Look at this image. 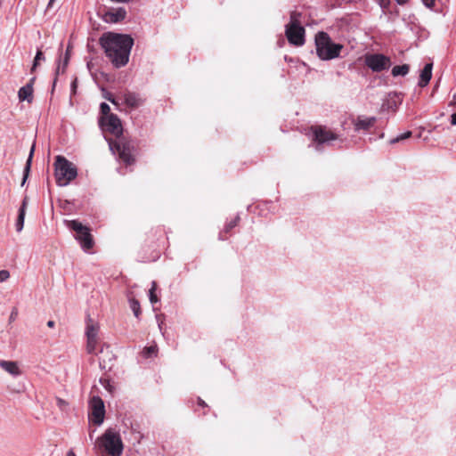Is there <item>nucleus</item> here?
I'll use <instances>...</instances> for the list:
<instances>
[{"mask_svg": "<svg viewBox=\"0 0 456 456\" xmlns=\"http://www.w3.org/2000/svg\"><path fill=\"white\" fill-rule=\"evenodd\" d=\"M10 278V273L7 270L0 271V282H4Z\"/></svg>", "mask_w": 456, "mask_h": 456, "instance_id": "nucleus-34", "label": "nucleus"}, {"mask_svg": "<svg viewBox=\"0 0 456 456\" xmlns=\"http://www.w3.org/2000/svg\"><path fill=\"white\" fill-rule=\"evenodd\" d=\"M410 66L408 64L396 65L392 69L393 77L405 76L409 73Z\"/></svg>", "mask_w": 456, "mask_h": 456, "instance_id": "nucleus-23", "label": "nucleus"}, {"mask_svg": "<svg viewBox=\"0 0 456 456\" xmlns=\"http://www.w3.org/2000/svg\"><path fill=\"white\" fill-rule=\"evenodd\" d=\"M451 124L452 126H456V113H453L452 116H451Z\"/></svg>", "mask_w": 456, "mask_h": 456, "instance_id": "nucleus-42", "label": "nucleus"}, {"mask_svg": "<svg viewBox=\"0 0 456 456\" xmlns=\"http://www.w3.org/2000/svg\"><path fill=\"white\" fill-rule=\"evenodd\" d=\"M301 16L302 14L299 12H291L289 23H288L286 26H302L300 21Z\"/></svg>", "mask_w": 456, "mask_h": 456, "instance_id": "nucleus-24", "label": "nucleus"}, {"mask_svg": "<svg viewBox=\"0 0 456 456\" xmlns=\"http://www.w3.org/2000/svg\"><path fill=\"white\" fill-rule=\"evenodd\" d=\"M380 138H383L384 137V133H382L380 135H379Z\"/></svg>", "mask_w": 456, "mask_h": 456, "instance_id": "nucleus-51", "label": "nucleus"}, {"mask_svg": "<svg viewBox=\"0 0 456 456\" xmlns=\"http://www.w3.org/2000/svg\"><path fill=\"white\" fill-rule=\"evenodd\" d=\"M102 445L111 456H121L123 443L119 434L107 430L102 436Z\"/></svg>", "mask_w": 456, "mask_h": 456, "instance_id": "nucleus-6", "label": "nucleus"}, {"mask_svg": "<svg viewBox=\"0 0 456 456\" xmlns=\"http://www.w3.org/2000/svg\"><path fill=\"white\" fill-rule=\"evenodd\" d=\"M305 30L303 26H286L285 35L289 44L301 46L305 44Z\"/></svg>", "mask_w": 456, "mask_h": 456, "instance_id": "nucleus-9", "label": "nucleus"}, {"mask_svg": "<svg viewBox=\"0 0 456 456\" xmlns=\"http://www.w3.org/2000/svg\"><path fill=\"white\" fill-rule=\"evenodd\" d=\"M156 318H157V321H158L159 328L160 331H162V329H163L162 326H163L164 323H163L162 321H160V317L159 315H157Z\"/></svg>", "mask_w": 456, "mask_h": 456, "instance_id": "nucleus-41", "label": "nucleus"}, {"mask_svg": "<svg viewBox=\"0 0 456 456\" xmlns=\"http://www.w3.org/2000/svg\"><path fill=\"white\" fill-rule=\"evenodd\" d=\"M69 58H70V51H69V47L68 46L67 47V50L65 52V56H64V59H63V61H62V66H61L60 64L57 66L56 68V70H55V77L53 79V89L52 91L54 90V87H55V85H56V82H57V77L60 73H64L65 72V69L69 64Z\"/></svg>", "mask_w": 456, "mask_h": 456, "instance_id": "nucleus-20", "label": "nucleus"}, {"mask_svg": "<svg viewBox=\"0 0 456 456\" xmlns=\"http://www.w3.org/2000/svg\"><path fill=\"white\" fill-rule=\"evenodd\" d=\"M157 289V283L156 281L151 282V288L149 290V299L151 304H155L159 301V297H157L155 290Z\"/></svg>", "mask_w": 456, "mask_h": 456, "instance_id": "nucleus-28", "label": "nucleus"}, {"mask_svg": "<svg viewBox=\"0 0 456 456\" xmlns=\"http://www.w3.org/2000/svg\"><path fill=\"white\" fill-rule=\"evenodd\" d=\"M66 456H76V453L74 452V451H73L72 449H70V450L67 452Z\"/></svg>", "mask_w": 456, "mask_h": 456, "instance_id": "nucleus-47", "label": "nucleus"}, {"mask_svg": "<svg viewBox=\"0 0 456 456\" xmlns=\"http://www.w3.org/2000/svg\"><path fill=\"white\" fill-rule=\"evenodd\" d=\"M86 335L87 338H95L97 339L98 335V327L93 323L87 324Z\"/></svg>", "mask_w": 456, "mask_h": 456, "instance_id": "nucleus-25", "label": "nucleus"}, {"mask_svg": "<svg viewBox=\"0 0 456 456\" xmlns=\"http://www.w3.org/2000/svg\"><path fill=\"white\" fill-rule=\"evenodd\" d=\"M113 358H114V356H113V355H111V357H109V360L110 361V360H111V359H113Z\"/></svg>", "mask_w": 456, "mask_h": 456, "instance_id": "nucleus-52", "label": "nucleus"}, {"mask_svg": "<svg viewBox=\"0 0 456 456\" xmlns=\"http://www.w3.org/2000/svg\"><path fill=\"white\" fill-rule=\"evenodd\" d=\"M65 403H65V401H64V400H62V399H58V404H59L60 406H61V405H63V404H65Z\"/></svg>", "mask_w": 456, "mask_h": 456, "instance_id": "nucleus-49", "label": "nucleus"}, {"mask_svg": "<svg viewBox=\"0 0 456 456\" xmlns=\"http://www.w3.org/2000/svg\"><path fill=\"white\" fill-rule=\"evenodd\" d=\"M17 315H18V311L16 308H13L10 314V318H9L10 322L14 321L17 318Z\"/></svg>", "mask_w": 456, "mask_h": 456, "instance_id": "nucleus-38", "label": "nucleus"}, {"mask_svg": "<svg viewBox=\"0 0 456 456\" xmlns=\"http://www.w3.org/2000/svg\"><path fill=\"white\" fill-rule=\"evenodd\" d=\"M44 60H45V56H44L43 52L41 50H37L35 59H34V61H33L32 68H31V72H33L36 69L39 61H44Z\"/></svg>", "mask_w": 456, "mask_h": 456, "instance_id": "nucleus-29", "label": "nucleus"}, {"mask_svg": "<svg viewBox=\"0 0 456 456\" xmlns=\"http://www.w3.org/2000/svg\"><path fill=\"white\" fill-rule=\"evenodd\" d=\"M35 80H36V77H33L29 79V81L26 85H31V87L33 88Z\"/></svg>", "mask_w": 456, "mask_h": 456, "instance_id": "nucleus-44", "label": "nucleus"}, {"mask_svg": "<svg viewBox=\"0 0 456 456\" xmlns=\"http://www.w3.org/2000/svg\"><path fill=\"white\" fill-rule=\"evenodd\" d=\"M423 4L428 8H432L435 4V0H421Z\"/></svg>", "mask_w": 456, "mask_h": 456, "instance_id": "nucleus-35", "label": "nucleus"}, {"mask_svg": "<svg viewBox=\"0 0 456 456\" xmlns=\"http://www.w3.org/2000/svg\"><path fill=\"white\" fill-rule=\"evenodd\" d=\"M198 403L201 407H207L208 406L207 403L201 398H200V397L198 398Z\"/></svg>", "mask_w": 456, "mask_h": 456, "instance_id": "nucleus-43", "label": "nucleus"}, {"mask_svg": "<svg viewBox=\"0 0 456 456\" xmlns=\"http://www.w3.org/2000/svg\"><path fill=\"white\" fill-rule=\"evenodd\" d=\"M126 11L124 7L112 8L105 12L103 19L109 23H118L125 20Z\"/></svg>", "mask_w": 456, "mask_h": 456, "instance_id": "nucleus-12", "label": "nucleus"}, {"mask_svg": "<svg viewBox=\"0 0 456 456\" xmlns=\"http://www.w3.org/2000/svg\"><path fill=\"white\" fill-rule=\"evenodd\" d=\"M365 65L373 72H382L391 66V60L383 53H368L364 58Z\"/></svg>", "mask_w": 456, "mask_h": 456, "instance_id": "nucleus-7", "label": "nucleus"}, {"mask_svg": "<svg viewBox=\"0 0 456 456\" xmlns=\"http://www.w3.org/2000/svg\"><path fill=\"white\" fill-rule=\"evenodd\" d=\"M18 97L20 102L27 101L28 102H31L33 101V88L31 85H25L20 87L18 92Z\"/></svg>", "mask_w": 456, "mask_h": 456, "instance_id": "nucleus-18", "label": "nucleus"}, {"mask_svg": "<svg viewBox=\"0 0 456 456\" xmlns=\"http://www.w3.org/2000/svg\"><path fill=\"white\" fill-rule=\"evenodd\" d=\"M68 227L76 232L75 238L79 242L85 251H88L94 247V239L87 226L83 225L77 220L67 222Z\"/></svg>", "mask_w": 456, "mask_h": 456, "instance_id": "nucleus-4", "label": "nucleus"}, {"mask_svg": "<svg viewBox=\"0 0 456 456\" xmlns=\"http://www.w3.org/2000/svg\"><path fill=\"white\" fill-rule=\"evenodd\" d=\"M157 354V347L155 346H146L143 349V355L146 358H151Z\"/></svg>", "mask_w": 456, "mask_h": 456, "instance_id": "nucleus-32", "label": "nucleus"}, {"mask_svg": "<svg viewBox=\"0 0 456 456\" xmlns=\"http://www.w3.org/2000/svg\"><path fill=\"white\" fill-rule=\"evenodd\" d=\"M77 86V78H75V79L72 81L71 86H70V87H71V93H72V94H76Z\"/></svg>", "mask_w": 456, "mask_h": 456, "instance_id": "nucleus-39", "label": "nucleus"}, {"mask_svg": "<svg viewBox=\"0 0 456 456\" xmlns=\"http://www.w3.org/2000/svg\"><path fill=\"white\" fill-rule=\"evenodd\" d=\"M47 326H48L49 328H53V327L55 326V322H54V321H52V320L48 321V322H47Z\"/></svg>", "mask_w": 456, "mask_h": 456, "instance_id": "nucleus-45", "label": "nucleus"}, {"mask_svg": "<svg viewBox=\"0 0 456 456\" xmlns=\"http://www.w3.org/2000/svg\"><path fill=\"white\" fill-rule=\"evenodd\" d=\"M395 1L400 5H403L408 2V0H395Z\"/></svg>", "mask_w": 456, "mask_h": 456, "instance_id": "nucleus-46", "label": "nucleus"}, {"mask_svg": "<svg viewBox=\"0 0 456 456\" xmlns=\"http://www.w3.org/2000/svg\"><path fill=\"white\" fill-rule=\"evenodd\" d=\"M313 140L316 142L315 149L320 151V146L325 142L336 140L337 134L322 127H313Z\"/></svg>", "mask_w": 456, "mask_h": 456, "instance_id": "nucleus-10", "label": "nucleus"}, {"mask_svg": "<svg viewBox=\"0 0 456 456\" xmlns=\"http://www.w3.org/2000/svg\"><path fill=\"white\" fill-rule=\"evenodd\" d=\"M54 1L55 0H49L48 4H47V8H51L53 5Z\"/></svg>", "mask_w": 456, "mask_h": 456, "instance_id": "nucleus-48", "label": "nucleus"}, {"mask_svg": "<svg viewBox=\"0 0 456 456\" xmlns=\"http://www.w3.org/2000/svg\"><path fill=\"white\" fill-rule=\"evenodd\" d=\"M34 151H35V143L32 145L31 149H30V151H29V155H28V158L26 161V164H25V167H24V170H23V178H22V182H21V186H23L28 177V175H29V172H30V168H31V163H32V159H33V155H34Z\"/></svg>", "mask_w": 456, "mask_h": 456, "instance_id": "nucleus-21", "label": "nucleus"}, {"mask_svg": "<svg viewBox=\"0 0 456 456\" xmlns=\"http://www.w3.org/2000/svg\"><path fill=\"white\" fill-rule=\"evenodd\" d=\"M28 205V197H24L21 206L19 208V214L16 220L15 227L16 231L18 232H21L24 226V220H25V215H26V208Z\"/></svg>", "mask_w": 456, "mask_h": 456, "instance_id": "nucleus-15", "label": "nucleus"}, {"mask_svg": "<svg viewBox=\"0 0 456 456\" xmlns=\"http://www.w3.org/2000/svg\"><path fill=\"white\" fill-rule=\"evenodd\" d=\"M124 102L130 108H137L142 103V99L138 94L126 92L123 96Z\"/></svg>", "mask_w": 456, "mask_h": 456, "instance_id": "nucleus-17", "label": "nucleus"}, {"mask_svg": "<svg viewBox=\"0 0 456 456\" xmlns=\"http://www.w3.org/2000/svg\"><path fill=\"white\" fill-rule=\"evenodd\" d=\"M103 353H104V349H103V347H102L100 350V354H103Z\"/></svg>", "mask_w": 456, "mask_h": 456, "instance_id": "nucleus-50", "label": "nucleus"}, {"mask_svg": "<svg viewBox=\"0 0 456 456\" xmlns=\"http://www.w3.org/2000/svg\"><path fill=\"white\" fill-rule=\"evenodd\" d=\"M100 383L102 385V387L107 390L109 391L110 393H112L114 391V387L113 385L111 384V381L110 379H107V378H101L100 379Z\"/></svg>", "mask_w": 456, "mask_h": 456, "instance_id": "nucleus-30", "label": "nucleus"}, {"mask_svg": "<svg viewBox=\"0 0 456 456\" xmlns=\"http://www.w3.org/2000/svg\"><path fill=\"white\" fill-rule=\"evenodd\" d=\"M105 98L110 101L112 104L118 105V102L116 99L112 96L111 94L108 93V94L105 96Z\"/></svg>", "mask_w": 456, "mask_h": 456, "instance_id": "nucleus-37", "label": "nucleus"}, {"mask_svg": "<svg viewBox=\"0 0 456 456\" xmlns=\"http://www.w3.org/2000/svg\"><path fill=\"white\" fill-rule=\"evenodd\" d=\"M130 307L136 318L141 314L140 303L137 299L132 298L130 299Z\"/></svg>", "mask_w": 456, "mask_h": 456, "instance_id": "nucleus-27", "label": "nucleus"}, {"mask_svg": "<svg viewBox=\"0 0 456 456\" xmlns=\"http://www.w3.org/2000/svg\"><path fill=\"white\" fill-rule=\"evenodd\" d=\"M314 41L316 53L321 60L329 61L339 56L342 45L334 43L327 32H318L315 35Z\"/></svg>", "mask_w": 456, "mask_h": 456, "instance_id": "nucleus-2", "label": "nucleus"}, {"mask_svg": "<svg viewBox=\"0 0 456 456\" xmlns=\"http://www.w3.org/2000/svg\"><path fill=\"white\" fill-rule=\"evenodd\" d=\"M105 408L103 401L96 396L93 399L92 404V420L95 425H101L103 422Z\"/></svg>", "mask_w": 456, "mask_h": 456, "instance_id": "nucleus-11", "label": "nucleus"}, {"mask_svg": "<svg viewBox=\"0 0 456 456\" xmlns=\"http://www.w3.org/2000/svg\"><path fill=\"white\" fill-rule=\"evenodd\" d=\"M390 0H379V5L381 8L386 9L389 6Z\"/></svg>", "mask_w": 456, "mask_h": 456, "instance_id": "nucleus-36", "label": "nucleus"}, {"mask_svg": "<svg viewBox=\"0 0 456 456\" xmlns=\"http://www.w3.org/2000/svg\"><path fill=\"white\" fill-rule=\"evenodd\" d=\"M99 126L102 130L114 134L117 138L123 134V128L120 118L116 114L108 115V117L99 118Z\"/></svg>", "mask_w": 456, "mask_h": 456, "instance_id": "nucleus-8", "label": "nucleus"}, {"mask_svg": "<svg viewBox=\"0 0 456 456\" xmlns=\"http://www.w3.org/2000/svg\"><path fill=\"white\" fill-rule=\"evenodd\" d=\"M240 221V216H237L234 219L231 220L229 223H227L224 228V230L219 233V239L220 240H226V237H224V233H228L232 229H233L235 226H237L238 223Z\"/></svg>", "mask_w": 456, "mask_h": 456, "instance_id": "nucleus-22", "label": "nucleus"}, {"mask_svg": "<svg viewBox=\"0 0 456 456\" xmlns=\"http://www.w3.org/2000/svg\"><path fill=\"white\" fill-rule=\"evenodd\" d=\"M400 103L401 100L396 93L389 94V98L382 103L381 110L395 111Z\"/></svg>", "mask_w": 456, "mask_h": 456, "instance_id": "nucleus-16", "label": "nucleus"}, {"mask_svg": "<svg viewBox=\"0 0 456 456\" xmlns=\"http://www.w3.org/2000/svg\"><path fill=\"white\" fill-rule=\"evenodd\" d=\"M110 149L112 151H117L119 159L126 164L131 165L134 162V158L132 154L134 146L129 141L123 137L117 138V141L110 142Z\"/></svg>", "mask_w": 456, "mask_h": 456, "instance_id": "nucleus-5", "label": "nucleus"}, {"mask_svg": "<svg viewBox=\"0 0 456 456\" xmlns=\"http://www.w3.org/2000/svg\"><path fill=\"white\" fill-rule=\"evenodd\" d=\"M134 44V38L130 35L111 31L103 33L99 38V45L116 69L125 67L128 63Z\"/></svg>", "mask_w": 456, "mask_h": 456, "instance_id": "nucleus-1", "label": "nucleus"}, {"mask_svg": "<svg viewBox=\"0 0 456 456\" xmlns=\"http://www.w3.org/2000/svg\"><path fill=\"white\" fill-rule=\"evenodd\" d=\"M99 364H100L101 368H105L106 367V365H105L106 364V359L103 356L99 358Z\"/></svg>", "mask_w": 456, "mask_h": 456, "instance_id": "nucleus-40", "label": "nucleus"}, {"mask_svg": "<svg viewBox=\"0 0 456 456\" xmlns=\"http://www.w3.org/2000/svg\"><path fill=\"white\" fill-rule=\"evenodd\" d=\"M433 63H426L424 68L421 69L418 86L419 87H425L428 85L432 77Z\"/></svg>", "mask_w": 456, "mask_h": 456, "instance_id": "nucleus-13", "label": "nucleus"}, {"mask_svg": "<svg viewBox=\"0 0 456 456\" xmlns=\"http://www.w3.org/2000/svg\"><path fill=\"white\" fill-rule=\"evenodd\" d=\"M377 118L375 117L363 118L362 117H358L356 121L354 122V130L359 132L362 130H369L370 127L374 126Z\"/></svg>", "mask_w": 456, "mask_h": 456, "instance_id": "nucleus-14", "label": "nucleus"}, {"mask_svg": "<svg viewBox=\"0 0 456 456\" xmlns=\"http://www.w3.org/2000/svg\"><path fill=\"white\" fill-rule=\"evenodd\" d=\"M97 345V339L95 338H87L86 349L89 354H95Z\"/></svg>", "mask_w": 456, "mask_h": 456, "instance_id": "nucleus-31", "label": "nucleus"}, {"mask_svg": "<svg viewBox=\"0 0 456 456\" xmlns=\"http://www.w3.org/2000/svg\"><path fill=\"white\" fill-rule=\"evenodd\" d=\"M100 110H101V117H108V115H110V107L106 102H102L100 104Z\"/></svg>", "mask_w": 456, "mask_h": 456, "instance_id": "nucleus-33", "label": "nucleus"}, {"mask_svg": "<svg viewBox=\"0 0 456 456\" xmlns=\"http://www.w3.org/2000/svg\"><path fill=\"white\" fill-rule=\"evenodd\" d=\"M412 133L411 131H406L405 133L403 134H401L399 135H397L396 137L395 138H392L390 141H389V143L390 144H395V143H397V142H400L405 139H408L411 136Z\"/></svg>", "mask_w": 456, "mask_h": 456, "instance_id": "nucleus-26", "label": "nucleus"}, {"mask_svg": "<svg viewBox=\"0 0 456 456\" xmlns=\"http://www.w3.org/2000/svg\"><path fill=\"white\" fill-rule=\"evenodd\" d=\"M0 367L12 376H19L20 374V370L15 362L1 360Z\"/></svg>", "mask_w": 456, "mask_h": 456, "instance_id": "nucleus-19", "label": "nucleus"}, {"mask_svg": "<svg viewBox=\"0 0 456 456\" xmlns=\"http://www.w3.org/2000/svg\"><path fill=\"white\" fill-rule=\"evenodd\" d=\"M55 178L59 186H66L77 175V167L63 156H57L54 162Z\"/></svg>", "mask_w": 456, "mask_h": 456, "instance_id": "nucleus-3", "label": "nucleus"}]
</instances>
